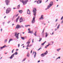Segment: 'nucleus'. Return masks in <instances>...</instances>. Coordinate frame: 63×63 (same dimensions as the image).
I'll return each instance as SVG.
<instances>
[{
  "label": "nucleus",
  "instance_id": "nucleus-19",
  "mask_svg": "<svg viewBox=\"0 0 63 63\" xmlns=\"http://www.w3.org/2000/svg\"><path fill=\"white\" fill-rule=\"evenodd\" d=\"M50 7L48 5L47 6V8H46L45 9V10H47V9H49V8H50Z\"/></svg>",
  "mask_w": 63,
  "mask_h": 63
},
{
  "label": "nucleus",
  "instance_id": "nucleus-62",
  "mask_svg": "<svg viewBox=\"0 0 63 63\" xmlns=\"http://www.w3.org/2000/svg\"><path fill=\"white\" fill-rule=\"evenodd\" d=\"M19 34H20V33H18L17 34H18V35H19Z\"/></svg>",
  "mask_w": 63,
  "mask_h": 63
},
{
  "label": "nucleus",
  "instance_id": "nucleus-29",
  "mask_svg": "<svg viewBox=\"0 0 63 63\" xmlns=\"http://www.w3.org/2000/svg\"><path fill=\"white\" fill-rule=\"evenodd\" d=\"M27 57H29L30 56V54H29V53H28L27 54Z\"/></svg>",
  "mask_w": 63,
  "mask_h": 63
},
{
  "label": "nucleus",
  "instance_id": "nucleus-64",
  "mask_svg": "<svg viewBox=\"0 0 63 63\" xmlns=\"http://www.w3.org/2000/svg\"><path fill=\"white\" fill-rule=\"evenodd\" d=\"M23 45H24V44H23L21 45V46H23Z\"/></svg>",
  "mask_w": 63,
  "mask_h": 63
},
{
  "label": "nucleus",
  "instance_id": "nucleus-57",
  "mask_svg": "<svg viewBox=\"0 0 63 63\" xmlns=\"http://www.w3.org/2000/svg\"><path fill=\"white\" fill-rule=\"evenodd\" d=\"M13 9H16V8H13Z\"/></svg>",
  "mask_w": 63,
  "mask_h": 63
},
{
  "label": "nucleus",
  "instance_id": "nucleus-35",
  "mask_svg": "<svg viewBox=\"0 0 63 63\" xmlns=\"http://www.w3.org/2000/svg\"><path fill=\"white\" fill-rule=\"evenodd\" d=\"M44 30H43V31L42 33V35H43L44 34Z\"/></svg>",
  "mask_w": 63,
  "mask_h": 63
},
{
  "label": "nucleus",
  "instance_id": "nucleus-15",
  "mask_svg": "<svg viewBox=\"0 0 63 63\" xmlns=\"http://www.w3.org/2000/svg\"><path fill=\"white\" fill-rule=\"evenodd\" d=\"M7 9V10H9L10 12H11V8L10 7L8 8Z\"/></svg>",
  "mask_w": 63,
  "mask_h": 63
},
{
  "label": "nucleus",
  "instance_id": "nucleus-55",
  "mask_svg": "<svg viewBox=\"0 0 63 63\" xmlns=\"http://www.w3.org/2000/svg\"><path fill=\"white\" fill-rule=\"evenodd\" d=\"M16 51H17V50H18V49H16Z\"/></svg>",
  "mask_w": 63,
  "mask_h": 63
},
{
  "label": "nucleus",
  "instance_id": "nucleus-39",
  "mask_svg": "<svg viewBox=\"0 0 63 63\" xmlns=\"http://www.w3.org/2000/svg\"><path fill=\"white\" fill-rule=\"evenodd\" d=\"M42 39L41 38H39V42H41V40H42Z\"/></svg>",
  "mask_w": 63,
  "mask_h": 63
},
{
  "label": "nucleus",
  "instance_id": "nucleus-22",
  "mask_svg": "<svg viewBox=\"0 0 63 63\" xmlns=\"http://www.w3.org/2000/svg\"><path fill=\"white\" fill-rule=\"evenodd\" d=\"M41 57H44V56H45V55H44V53H43L41 54Z\"/></svg>",
  "mask_w": 63,
  "mask_h": 63
},
{
  "label": "nucleus",
  "instance_id": "nucleus-58",
  "mask_svg": "<svg viewBox=\"0 0 63 63\" xmlns=\"http://www.w3.org/2000/svg\"><path fill=\"white\" fill-rule=\"evenodd\" d=\"M32 50L31 51V53H32Z\"/></svg>",
  "mask_w": 63,
  "mask_h": 63
},
{
  "label": "nucleus",
  "instance_id": "nucleus-53",
  "mask_svg": "<svg viewBox=\"0 0 63 63\" xmlns=\"http://www.w3.org/2000/svg\"><path fill=\"white\" fill-rule=\"evenodd\" d=\"M10 21H9L7 23H10Z\"/></svg>",
  "mask_w": 63,
  "mask_h": 63
},
{
  "label": "nucleus",
  "instance_id": "nucleus-20",
  "mask_svg": "<svg viewBox=\"0 0 63 63\" xmlns=\"http://www.w3.org/2000/svg\"><path fill=\"white\" fill-rule=\"evenodd\" d=\"M48 33L47 32L46 33V35H45V37L46 38H47V36H48Z\"/></svg>",
  "mask_w": 63,
  "mask_h": 63
},
{
  "label": "nucleus",
  "instance_id": "nucleus-27",
  "mask_svg": "<svg viewBox=\"0 0 63 63\" xmlns=\"http://www.w3.org/2000/svg\"><path fill=\"white\" fill-rule=\"evenodd\" d=\"M60 50H61V48L58 49H57V51L59 52V51Z\"/></svg>",
  "mask_w": 63,
  "mask_h": 63
},
{
  "label": "nucleus",
  "instance_id": "nucleus-13",
  "mask_svg": "<svg viewBox=\"0 0 63 63\" xmlns=\"http://www.w3.org/2000/svg\"><path fill=\"white\" fill-rule=\"evenodd\" d=\"M27 14L29 15H30V11H29V9H28V12H27Z\"/></svg>",
  "mask_w": 63,
  "mask_h": 63
},
{
  "label": "nucleus",
  "instance_id": "nucleus-38",
  "mask_svg": "<svg viewBox=\"0 0 63 63\" xmlns=\"http://www.w3.org/2000/svg\"><path fill=\"white\" fill-rule=\"evenodd\" d=\"M21 38L22 40H25V38L24 37H21Z\"/></svg>",
  "mask_w": 63,
  "mask_h": 63
},
{
  "label": "nucleus",
  "instance_id": "nucleus-16",
  "mask_svg": "<svg viewBox=\"0 0 63 63\" xmlns=\"http://www.w3.org/2000/svg\"><path fill=\"white\" fill-rule=\"evenodd\" d=\"M30 29L29 28L28 29V30H29V31L28 33H32V32H31V31H30Z\"/></svg>",
  "mask_w": 63,
  "mask_h": 63
},
{
  "label": "nucleus",
  "instance_id": "nucleus-17",
  "mask_svg": "<svg viewBox=\"0 0 63 63\" xmlns=\"http://www.w3.org/2000/svg\"><path fill=\"white\" fill-rule=\"evenodd\" d=\"M10 12L8 10H7V9L6 10V14H9V13H10Z\"/></svg>",
  "mask_w": 63,
  "mask_h": 63
},
{
  "label": "nucleus",
  "instance_id": "nucleus-5",
  "mask_svg": "<svg viewBox=\"0 0 63 63\" xmlns=\"http://www.w3.org/2000/svg\"><path fill=\"white\" fill-rule=\"evenodd\" d=\"M10 0H6L5 2L6 3V5H10L9 4V3H10Z\"/></svg>",
  "mask_w": 63,
  "mask_h": 63
},
{
  "label": "nucleus",
  "instance_id": "nucleus-25",
  "mask_svg": "<svg viewBox=\"0 0 63 63\" xmlns=\"http://www.w3.org/2000/svg\"><path fill=\"white\" fill-rule=\"evenodd\" d=\"M30 41V40L28 41V42H27V43H26L27 44H28V45H29V44H30V41Z\"/></svg>",
  "mask_w": 63,
  "mask_h": 63
},
{
  "label": "nucleus",
  "instance_id": "nucleus-60",
  "mask_svg": "<svg viewBox=\"0 0 63 63\" xmlns=\"http://www.w3.org/2000/svg\"><path fill=\"white\" fill-rule=\"evenodd\" d=\"M34 51H33V52L32 54L34 55Z\"/></svg>",
  "mask_w": 63,
  "mask_h": 63
},
{
  "label": "nucleus",
  "instance_id": "nucleus-32",
  "mask_svg": "<svg viewBox=\"0 0 63 63\" xmlns=\"http://www.w3.org/2000/svg\"><path fill=\"white\" fill-rule=\"evenodd\" d=\"M36 34H37V32H35L33 34L34 36H36Z\"/></svg>",
  "mask_w": 63,
  "mask_h": 63
},
{
  "label": "nucleus",
  "instance_id": "nucleus-41",
  "mask_svg": "<svg viewBox=\"0 0 63 63\" xmlns=\"http://www.w3.org/2000/svg\"><path fill=\"white\" fill-rule=\"evenodd\" d=\"M54 32H53L52 33V34H51V33H50V34L51 35H53V34H54Z\"/></svg>",
  "mask_w": 63,
  "mask_h": 63
},
{
  "label": "nucleus",
  "instance_id": "nucleus-59",
  "mask_svg": "<svg viewBox=\"0 0 63 63\" xmlns=\"http://www.w3.org/2000/svg\"><path fill=\"white\" fill-rule=\"evenodd\" d=\"M40 62V60H39V61H38V63L39 62Z\"/></svg>",
  "mask_w": 63,
  "mask_h": 63
},
{
  "label": "nucleus",
  "instance_id": "nucleus-31",
  "mask_svg": "<svg viewBox=\"0 0 63 63\" xmlns=\"http://www.w3.org/2000/svg\"><path fill=\"white\" fill-rule=\"evenodd\" d=\"M45 43H47L46 41H45L43 43H42L41 44L42 46H44V44H45Z\"/></svg>",
  "mask_w": 63,
  "mask_h": 63
},
{
  "label": "nucleus",
  "instance_id": "nucleus-23",
  "mask_svg": "<svg viewBox=\"0 0 63 63\" xmlns=\"http://www.w3.org/2000/svg\"><path fill=\"white\" fill-rule=\"evenodd\" d=\"M34 58H35V57H36V54H37V53H36V52H34Z\"/></svg>",
  "mask_w": 63,
  "mask_h": 63
},
{
  "label": "nucleus",
  "instance_id": "nucleus-34",
  "mask_svg": "<svg viewBox=\"0 0 63 63\" xmlns=\"http://www.w3.org/2000/svg\"><path fill=\"white\" fill-rule=\"evenodd\" d=\"M47 53V51L45 52L44 54L45 55H46Z\"/></svg>",
  "mask_w": 63,
  "mask_h": 63
},
{
  "label": "nucleus",
  "instance_id": "nucleus-30",
  "mask_svg": "<svg viewBox=\"0 0 63 63\" xmlns=\"http://www.w3.org/2000/svg\"><path fill=\"white\" fill-rule=\"evenodd\" d=\"M17 8L18 9H19V8H20V4H19L17 6Z\"/></svg>",
  "mask_w": 63,
  "mask_h": 63
},
{
  "label": "nucleus",
  "instance_id": "nucleus-18",
  "mask_svg": "<svg viewBox=\"0 0 63 63\" xmlns=\"http://www.w3.org/2000/svg\"><path fill=\"white\" fill-rule=\"evenodd\" d=\"M19 16L18 18H17V19H16V22H17V21H18V20L19 19Z\"/></svg>",
  "mask_w": 63,
  "mask_h": 63
},
{
  "label": "nucleus",
  "instance_id": "nucleus-1",
  "mask_svg": "<svg viewBox=\"0 0 63 63\" xmlns=\"http://www.w3.org/2000/svg\"><path fill=\"white\" fill-rule=\"evenodd\" d=\"M28 0H25L24 1L23 0H20V1L21 2H22L23 4V5H25V4H27V2H28Z\"/></svg>",
  "mask_w": 63,
  "mask_h": 63
},
{
  "label": "nucleus",
  "instance_id": "nucleus-61",
  "mask_svg": "<svg viewBox=\"0 0 63 63\" xmlns=\"http://www.w3.org/2000/svg\"><path fill=\"white\" fill-rule=\"evenodd\" d=\"M1 32L2 31V29H1Z\"/></svg>",
  "mask_w": 63,
  "mask_h": 63
},
{
  "label": "nucleus",
  "instance_id": "nucleus-42",
  "mask_svg": "<svg viewBox=\"0 0 63 63\" xmlns=\"http://www.w3.org/2000/svg\"><path fill=\"white\" fill-rule=\"evenodd\" d=\"M27 47H29V44H28L27 46Z\"/></svg>",
  "mask_w": 63,
  "mask_h": 63
},
{
  "label": "nucleus",
  "instance_id": "nucleus-36",
  "mask_svg": "<svg viewBox=\"0 0 63 63\" xmlns=\"http://www.w3.org/2000/svg\"><path fill=\"white\" fill-rule=\"evenodd\" d=\"M18 15V14H16V15H15L14 16V17H15V16H16V17Z\"/></svg>",
  "mask_w": 63,
  "mask_h": 63
},
{
  "label": "nucleus",
  "instance_id": "nucleus-11",
  "mask_svg": "<svg viewBox=\"0 0 63 63\" xmlns=\"http://www.w3.org/2000/svg\"><path fill=\"white\" fill-rule=\"evenodd\" d=\"M20 26L19 25L17 24L16 27V28H17V29H18V28H20Z\"/></svg>",
  "mask_w": 63,
  "mask_h": 63
},
{
  "label": "nucleus",
  "instance_id": "nucleus-54",
  "mask_svg": "<svg viewBox=\"0 0 63 63\" xmlns=\"http://www.w3.org/2000/svg\"><path fill=\"white\" fill-rule=\"evenodd\" d=\"M25 39H26V38H27V36H25Z\"/></svg>",
  "mask_w": 63,
  "mask_h": 63
},
{
  "label": "nucleus",
  "instance_id": "nucleus-51",
  "mask_svg": "<svg viewBox=\"0 0 63 63\" xmlns=\"http://www.w3.org/2000/svg\"><path fill=\"white\" fill-rule=\"evenodd\" d=\"M57 30V29H55V31H56V30Z\"/></svg>",
  "mask_w": 63,
  "mask_h": 63
},
{
  "label": "nucleus",
  "instance_id": "nucleus-26",
  "mask_svg": "<svg viewBox=\"0 0 63 63\" xmlns=\"http://www.w3.org/2000/svg\"><path fill=\"white\" fill-rule=\"evenodd\" d=\"M31 25H26L25 26V27H28V26H30Z\"/></svg>",
  "mask_w": 63,
  "mask_h": 63
},
{
  "label": "nucleus",
  "instance_id": "nucleus-47",
  "mask_svg": "<svg viewBox=\"0 0 63 63\" xmlns=\"http://www.w3.org/2000/svg\"><path fill=\"white\" fill-rule=\"evenodd\" d=\"M63 23V20L61 22V24H62V23Z\"/></svg>",
  "mask_w": 63,
  "mask_h": 63
},
{
  "label": "nucleus",
  "instance_id": "nucleus-10",
  "mask_svg": "<svg viewBox=\"0 0 63 63\" xmlns=\"http://www.w3.org/2000/svg\"><path fill=\"white\" fill-rule=\"evenodd\" d=\"M37 4H40L42 3V0H39L37 1Z\"/></svg>",
  "mask_w": 63,
  "mask_h": 63
},
{
  "label": "nucleus",
  "instance_id": "nucleus-8",
  "mask_svg": "<svg viewBox=\"0 0 63 63\" xmlns=\"http://www.w3.org/2000/svg\"><path fill=\"white\" fill-rule=\"evenodd\" d=\"M7 47V46L6 45H4V46H3V47H0V49H2L3 48H5V47Z\"/></svg>",
  "mask_w": 63,
  "mask_h": 63
},
{
  "label": "nucleus",
  "instance_id": "nucleus-28",
  "mask_svg": "<svg viewBox=\"0 0 63 63\" xmlns=\"http://www.w3.org/2000/svg\"><path fill=\"white\" fill-rule=\"evenodd\" d=\"M60 25V24H59L58 25L57 27V29H59V28Z\"/></svg>",
  "mask_w": 63,
  "mask_h": 63
},
{
  "label": "nucleus",
  "instance_id": "nucleus-52",
  "mask_svg": "<svg viewBox=\"0 0 63 63\" xmlns=\"http://www.w3.org/2000/svg\"><path fill=\"white\" fill-rule=\"evenodd\" d=\"M32 46V45H30L29 46V47H31V46Z\"/></svg>",
  "mask_w": 63,
  "mask_h": 63
},
{
  "label": "nucleus",
  "instance_id": "nucleus-12",
  "mask_svg": "<svg viewBox=\"0 0 63 63\" xmlns=\"http://www.w3.org/2000/svg\"><path fill=\"white\" fill-rule=\"evenodd\" d=\"M44 17V16L43 15H42L41 16V17L39 18V19L41 20V19H43L44 18H43Z\"/></svg>",
  "mask_w": 63,
  "mask_h": 63
},
{
  "label": "nucleus",
  "instance_id": "nucleus-40",
  "mask_svg": "<svg viewBox=\"0 0 63 63\" xmlns=\"http://www.w3.org/2000/svg\"><path fill=\"white\" fill-rule=\"evenodd\" d=\"M7 42V39H6L4 41V43H6Z\"/></svg>",
  "mask_w": 63,
  "mask_h": 63
},
{
  "label": "nucleus",
  "instance_id": "nucleus-45",
  "mask_svg": "<svg viewBox=\"0 0 63 63\" xmlns=\"http://www.w3.org/2000/svg\"><path fill=\"white\" fill-rule=\"evenodd\" d=\"M58 24V23H57L56 24V26H57V24Z\"/></svg>",
  "mask_w": 63,
  "mask_h": 63
},
{
  "label": "nucleus",
  "instance_id": "nucleus-21",
  "mask_svg": "<svg viewBox=\"0 0 63 63\" xmlns=\"http://www.w3.org/2000/svg\"><path fill=\"white\" fill-rule=\"evenodd\" d=\"M13 41V39H10L8 42L9 44H10V43L11 41Z\"/></svg>",
  "mask_w": 63,
  "mask_h": 63
},
{
  "label": "nucleus",
  "instance_id": "nucleus-33",
  "mask_svg": "<svg viewBox=\"0 0 63 63\" xmlns=\"http://www.w3.org/2000/svg\"><path fill=\"white\" fill-rule=\"evenodd\" d=\"M61 58V57H59L58 58H57L56 59V60H57V59H60Z\"/></svg>",
  "mask_w": 63,
  "mask_h": 63
},
{
  "label": "nucleus",
  "instance_id": "nucleus-6",
  "mask_svg": "<svg viewBox=\"0 0 63 63\" xmlns=\"http://www.w3.org/2000/svg\"><path fill=\"white\" fill-rule=\"evenodd\" d=\"M15 36L16 37V38H17V40L18 39V35L17 34V33L16 32L15 33Z\"/></svg>",
  "mask_w": 63,
  "mask_h": 63
},
{
  "label": "nucleus",
  "instance_id": "nucleus-43",
  "mask_svg": "<svg viewBox=\"0 0 63 63\" xmlns=\"http://www.w3.org/2000/svg\"><path fill=\"white\" fill-rule=\"evenodd\" d=\"M42 49V48L40 47L39 48V49H38V51H39V50H40V49Z\"/></svg>",
  "mask_w": 63,
  "mask_h": 63
},
{
  "label": "nucleus",
  "instance_id": "nucleus-3",
  "mask_svg": "<svg viewBox=\"0 0 63 63\" xmlns=\"http://www.w3.org/2000/svg\"><path fill=\"white\" fill-rule=\"evenodd\" d=\"M36 9L35 8H34L33 10V15L34 16H36Z\"/></svg>",
  "mask_w": 63,
  "mask_h": 63
},
{
  "label": "nucleus",
  "instance_id": "nucleus-9",
  "mask_svg": "<svg viewBox=\"0 0 63 63\" xmlns=\"http://www.w3.org/2000/svg\"><path fill=\"white\" fill-rule=\"evenodd\" d=\"M20 22L21 23V22H22V21H24V20H23V19L22 17H21L19 20Z\"/></svg>",
  "mask_w": 63,
  "mask_h": 63
},
{
  "label": "nucleus",
  "instance_id": "nucleus-46",
  "mask_svg": "<svg viewBox=\"0 0 63 63\" xmlns=\"http://www.w3.org/2000/svg\"><path fill=\"white\" fill-rule=\"evenodd\" d=\"M63 16H62L61 18V20H62V19H63Z\"/></svg>",
  "mask_w": 63,
  "mask_h": 63
},
{
  "label": "nucleus",
  "instance_id": "nucleus-49",
  "mask_svg": "<svg viewBox=\"0 0 63 63\" xmlns=\"http://www.w3.org/2000/svg\"><path fill=\"white\" fill-rule=\"evenodd\" d=\"M57 20H58V19H56L55 22H56V21H57Z\"/></svg>",
  "mask_w": 63,
  "mask_h": 63
},
{
  "label": "nucleus",
  "instance_id": "nucleus-14",
  "mask_svg": "<svg viewBox=\"0 0 63 63\" xmlns=\"http://www.w3.org/2000/svg\"><path fill=\"white\" fill-rule=\"evenodd\" d=\"M19 12V13L20 14H22V12H23V11L22 10H19L18 11Z\"/></svg>",
  "mask_w": 63,
  "mask_h": 63
},
{
  "label": "nucleus",
  "instance_id": "nucleus-48",
  "mask_svg": "<svg viewBox=\"0 0 63 63\" xmlns=\"http://www.w3.org/2000/svg\"><path fill=\"white\" fill-rule=\"evenodd\" d=\"M20 46V44H18V47H19Z\"/></svg>",
  "mask_w": 63,
  "mask_h": 63
},
{
  "label": "nucleus",
  "instance_id": "nucleus-56",
  "mask_svg": "<svg viewBox=\"0 0 63 63\" xmlns=\"http://www.w3.org/2000/svg\"><path fill=\"white\" fill-rule=\"evenodd\" d=\"M34 39H33L32 40V43H33L34 42Z\"/></svg>",
  "mask_w": 63,
  "mask_h": 63
},
{
  "label": "nucleus",
  "instance_id": "nucleus-7",
  "mask_svg": "<svg viewBox=\"0 0 63 63\" xmlns=\"http://www.w3.org/2000/svg\"><path fill=\"white\" fill-rule=\"evenodd\" d=\"M52 5H53V2L52 1H51L50 2V3L48 6H49V7L50 8Z\"/></svg>",
  "mask_w": 63,
  "mask_h": 63
},
{
  "label": "nucleus",
  "instance_id": "nucleus-2",
  "mask_svg": "<svg viewBox=\"0 0 63 63\" xmlns=\"http://www.w3.org/2000/svg\"><path fill=\"white\" fill-rule=\"evenodd\" d=\"M18 54V53H17V52H15V53H14L12 54L11 56L9 58H10V59H12L13 57H14V55H17Z\"/></svg>",
  "mask_w": 63,
  "mask_h": 63
},
{
  "label": "nucleus",
  "instance_id": "nucleus-37",
  "mask_svg": "<svg viewBox=\"0 0 63 63\" xmlns=\"http://www.w3.org/2000/svg\"><path fill=\"white\" fill-rule=\"evenodd\" d=\"M26 59V58H24L23 60L22 61V62H23V61H24L25 60V59Z\"/></svg>",
  "mask_w": 63,
  "mask_h": 63
},
{
  "label": "nucleus",
  "instance_id": "nucleus-44",
  "mask_svg": "<svg viewBox=\"0 0 63 63\" xmlns=\"http://www.w3.org/2000/svg\"><path fill=\"white\" fill-rule=\"evenodd\" d=\"M14 49H13L12 51V53H13L14 52Z\"/></svg>",
  "mask_w": 63,
  "mask_h": 63
},
{
  "label": "nucleus",
  "instance_id": "nucleus-4",
  "mask_svg": "<svg viewBox=\"0 0 63 63\" xmlns=\"http://www.w3.org/2000/svg\"><path fill=\"white\" fill-rule=\"evenodd\" d=\"M35 17H36L35 16H34L33 17L32 19V24L34 23L35 22Z\"/></svg>",
  "mask_w": 63,
  "mask_h": 63
},
{
  "label": "nucleus",
  "instance_id": "nucleus-63",
  "mask_svg": "<svg viewBox=\"0 0 63 63\" xmlns=\"http://www.w3.org/2000/svg\"><path fill=\"white\" fill-rule=\"evenodd\" d=\"M48 0H47V1H46L45 2H47L48 1Z\"/></svg>",
  "mask_w": 63,
  "mask_h": 63
},
{
  "label": "nucleus",
  "instance_id": "nucleus-50",
  "mask_svg": "<svg viewBox=\"0 0 63 63\" xmlns=\"http://www.w3.org/2000/svg\"><path fill=\"white\" fill-rule=\"evenodd\" d=\"M52 45H53V43H54V42L53 41H52Z\"/></svg>",
  "mask_w": 63,
  "mask_h": 63
},
{
  "label": "nucleus",
  "instance_id": "nucleus-24",
  "mask_svg": "<svg viewBox=\"0 0 63 63\" xmlns=\"http://www.w3.org/2000/svg\"><path fill=\"white\" fill-rule=\"evenodd\" d=\"M50 45V44H48V45H47L45 47V48H47V47H48L49 46V45Z\"/></svg>",
  "mask_w": 63,
  "mask_h": 63
}]
</instances>
